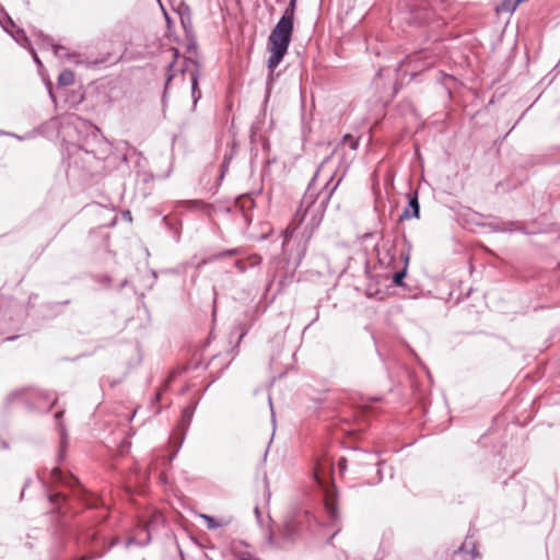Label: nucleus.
<instances>
[{
  "label": "nucleus",
  "instance_id": "f257e3e1",
  "mask_svg": "<svg viewBox=\"0 0 560 560\" xmlns=\"http://www.w3.org/2000/svg\"><path fill=\"white\" fill-rule=\"evenodd\" d=\"M330 160L331 155L327 156L318 166L288 226L291 234L300 231L306 241L312 237L314 231L322 223L327 205L342 180V176H340L337 182L332 183L334 174L328 172L324 187L317 188L316 180L324 175Z\"/></svg>",
  "mask_w": 560,
  "mask_h": 560
},
{
  "label": "nucleus",
  "instance_id": "f03ea898",
  "mask_svg": "<svg viewBox=\"0 0 560 560\" xmlns=\"http://www.w3.org/2000/svg\"><path fill=\"white\" fill-rule=\"evenodd\" d=\"M294 19L282 15L268 37L270 52L267 67L272 72L285 56L291 43Z\"/></svg>",
  "mask_w": 560,
  "mask_h": 560
},
{
  "label": "nucleus",
  "instance_id": "7ed1b4c3",
  "mask_svg": "<svg viewBox=\"0 0 560 560\" xmlns=\"http://www.w3.org/2000/svg\"><path fill=\"white\" fill-rule=\"evenodd\" d=\"M19 402L30 410L49 411L57 402V396L37 388L21 389L11 393L7 404Z\"/></svg>",
  "mask_w": 560,
  "mask_h": 560
},
{
  "label": "nucleus",
  "instance_id": "20e7f679",
  "mask_svg": "<svg viewBox=\"0 0 560 560\" xmlns=\"http://www.w3.org/2000/svg\"><path fill=\"white\" fill-rule=\"evenodd\" d=\"M312 522H315V517L307 511L288 516L281 532L282 538L289 542L295 541L306 528L311 527Z\"/></svg>",
  "mask_w": 560,
  "mask_h": 560
},
{
  "label": "nucleus",
  "instance_id": "39448f33",
  "mask_svg": "<svg viewBox=\"0 0 560 560\" xmlns=\"http://www.w3.org/2000/svg\"><path fill=\"white\" fill-rule=\"evenodd\" d=\"M436 61V57L431 55L427 50L418 51L413 55L408 56L404 62L402 66H406L407 68H411L413 70L412 74H416L418 72H421L422 70H425L430 67H432Z\"/></svg>",
  "mask_w": 560,
  "mask_h": 560
},
{
  "label": "nucleus",
  "instance_id": "423d86ee",
  "mask_svg": "<svg viewBox=\"0 0 560 560\" xmlns=\"http://www.w3.org/2000/svg\"><path fill=\"white\" fill-rule=\"evenodd\" d=\"M1 12L3 14L4 21L0 20V24L2 28L11 35V37L22 47L27 49L31 47V40L26 36L24 30L16 27L14 21L11 19V16L1 9Z\"/></svg>",
  "mask_w": 560,
  "mask_h": 560
},
{
  "label": "nucleus",
  "instance_id": "0eeeda50",
  "mask_svg": "<svg viewBox=\"0 0 560 560\" xmlns=\"http://www.w3.org/2000/svg\"><path fill=\"white\" fill-rule=\"evenodd\" d=\"M324 508L331 526L339 523L340 514L338 511V500L335 486H330L325 490Z\"/></svg>",
  "mask_w": 560,
  "mask_h": 560
},
{
  "label": "nucleus",
  "instance_id": "6e6552de",
  "mask_svg": "<svg viewBox=\"0 0 560 560\" xmlns=\"http://www.w3.org/2000/svg\"><path fill=\"white\" fill-rule=\"evenodd\" d=\"M434 12L427 8L422 1L416 2L410 5V16L406 20L412 24H425L433 19Z\"/></svg>",
  "mask_w": 560,
  "mask_h": 560
},
{
  "label": "nucleus",
  "instance_id": "1a4fd4ad",
  "mask_svg": "<svg viewBox=\"0 0 560 560\" xmlns=\"http://www.w3.org/2000/svg\"><path fill=\"white\" fill-rule=\"evenodd\" d=\"M50 481L54 483H60L71 489L81 488L80 481L77 477L71 474L63 472L59 467H54L49 471Z\"/></svg>",
  "mask_w": 560,
  "mask_h": 560
},
{
  "label": "nucleus",
  "instance_id": "9d476101",
  "mask_svg": "<svg viewBox=\"0 0 560 560\" xmlns=\"http://www.w3.org/2000/svg\"><path fill=\"white\" fill-rule=\"evenodd\" d=\"M188 63H191L192 65V69L189 70V75H190V81H191V97H192V103H194V106H196L198 100H200L201 97V91L199 90V86H198V81H199V65L197 61H194V60H185V69H182V71H186L188 70Z\"/></svg>",
  "mask_w": 560,
  "mask_h": 560
},
{
  "label": "nucleus",
  "instance_id": "9b49d317",
  "mask_svg": "<svg viewBox=\"0 0 560 560\" xmlns=\"http://www.w3.org/2000/svg\"><path fill=\"white\" fill-rule=\"evenodd\" d=\"M376 255L378 262L381 265H389L395 259V246L389 241H384L381 245L377 244L376 247Z\"/></svg>",
  "mask_w": 560,
  "mask_h": 560
},
{
  "label": "nucleus",
  "instance_id": "f8f14e48",
  "mask_svg": "<svg viewBox=\"0 0 560 560\" xmlns=\"http://www.w3.org/2000/svg\"><path fill=\"white\" fill-rule=\"evenodd\" d=\"M33 34L37 37L42 48H51L54 50L55 56L59 58L70 57V54L66 52V47L61 45H55L52 43V39L49 36L45 35L42 31L34 32Z\"/></svg>",
  "mask_w": 560,
  "mask_h": 560
},
{
  "label": "nucleus",
  "instance_id": "ddd939ff",
  "mask_svg": "<svg viewBox=\"0 0 560 560\" xmlns=\"http://www.w3.org/2000/svg\"><path fill=\"white\" fill-rule=\"evenodd\" d=\"M63 415V411H58L55 413L56 420H59ZM58 429L60 435V447L58 453V462H62L66 458L67 447L69 445V436L65 424L61 421H58Z\"/></svg>",
  "mask_w": 560,
  "mask_h": 560
},
{
  "label": "nucleus",
  "instance_id": "4468645a",
  "mask_svg": "<svg viewBox=\"0 0 560 560\" xmlns=\"http://www.w3.org/2000/svg\"><path fill=\"white\" fill-rule=\"evenodd\" d=\"M420 215V205L418 192L415 191L408 195V207L400 214V220H408L411 218L418 219Z\"/></svg>",
  "mask_w": 560,
  "mask_h": 560
},
{
  "label": "nucleus",
  "instance_id": "2eb2a0df",
  "mask_svg": "<svg viewBox=\"0 0 560 560\" xmlns=\"http://www.w3.org/2000/svg\"><path fill=\"white\" fill-rule=\"evenodd\" d=\"M490 229L494 232H522L527 233L523 223L518 221H502L491 223Z\"/></svg>",
  "mask_w": 560,
  "mask_h": 560
},
{
  "label": "nucleus",
  "instance_id": "dca6fc26",
  "mask_svg": "<svg viewBox=\"0 0 560 560\" xmlns=\"http://www.w3.org/2000/svg\"><path fill=\"white\" fill-rule=\"evenodd\" d=\"M151 542V533L149 532V526L144 528H140L137 536L129 537L126 540V548H129L132 545H137L140 547H145Z\"/></svg>",
  "mask_w": 560,
  "mask_h": 560
},
{
  "label": "nucleus",
  "instance_id": "f3484780",
  "mask_svg": "<svg viewBox=\"0 0 560 560\" xmlns=\"http://www.w3.org/2000/svg\"><path fill=\"white\" fill-rule=\"evenodd\" d=\"M199 517L201 520H203L208 529H217L220 527H226L232 522V517L224 516V517L217 518L214 516L203 514V513L199 514Z\"/></svg>",
  "mask_w": 560,
  "mask_h": 560
},
{
  "label": "nucleus",
  "instance_id": "a211bd4d",
  "mask_svg": "<svg viewBox=\"0 0 560 560\" xmlns=\"http://www.w3.org/2000/svg\"><path fill=\"white\" fill-rule=\"evenodd\" d=\"M243 254L244 249L242 247L230 248L208 256V261L211 264L225 257L241 256Z\"/></svg>",
  "mask_w": 560,
  "mask_h": 560
},
{
  "label": "nucleus",
  "instance_id": "6ab92c4d",
  "mask_svg": "<svg viewBox=\"0 0 560 560\" xmlns=\"http://www.w3.org/2000/svg\"><path fill=\"white\" fill-rule=\"evenodd\" d=\"M248 260V265L243 260V259H237L235 260L234 262V267L240 271V272H245L247 270V267L250 266H256V265H259L260 261H261V258L258 256V255H252L247 258Z\"/></svg>",
  "mask_w": 560,
  "mask_h": 560
},
{
  "label": "nucleus",
  "instance_id": "aec40b11",
  "mask_svg": "<svg viewBox=\"0 0 560 560\" xmlns=\"http://www.w3.org/2000/svg\"><path fill=\"white\" fill-rule=\"evenodd\" d=\"M173 57H174V60L172 62H170V65L167 67V77H166L164 93H163V97H162L163 106H165V104H166V93H167L168 84L174 78V73L172 71L174 68V63H175L176 59L178 58V51L176 49L173 50Z\"/></svg>",
  "mask_w": 560,
  "mask_h": 560
},
{
  "label": "nucleus",
  "instance_id": "412c9836",
  "mask_svg": "<svg viewBox=\"0 0 560 560\" xmlns=\"http://www.w3.org/2000/svg\"><path fill=\"white\" fill-rule=\"evenodd\" d=\"M79 541L85 546H96L100 542V538L96 532L89 529L79 537Z\"/></svg>",
  "mask_w": 560,
  "mask_h": 560
},
{
  "label": "nucleus",
  "instance_id": "4be33fe9",
  "mask_svg": "<svg viewBox=\"0 0 560 560\" xmlns=\"http://www.w3.org/2000/svg\"><path fill=\"white\" fill-rule=\"evenodd\" d=\"M82 154H84L88 158L94 159V155H91L88 151H83L78 145H72L71 153L69 156V166H78V159L81 158Z\"/></svg>",
  "mask_w": 560,
  "mask_h": 560
},
{
  "label": "nucleus",
  "instance_id": "5701e85b",
  "mask_svg": "<svg viewBox=\"0 0 560 560\" xmlns=\"http://www.w3.org/2000/svg\"><path fill=\"white\" fill-rule=\"evenodd\" d=\"M74 83V72L70 69L62 70L58 75V84L61 86H70Z\"/></svg>",
  "mask_w": 560,
  "mask_h": 560
},
{
  "label": "nucleus",
  "instance_id": "b1692460",
  "mask_svg": "<svg viewBox=\"0 0 560 560\" xmlns=\"http://www.w3.org/2000/svg\"><path fill=\"white\" fill-rule=\"evenodd\" d=\"M404 260H405V267L401 270L396 271L394 273V276H393V284L397 285V287H401L402 283H404L402 281H404V278L407 275V267H408L409 256L405 255L404 256Z\"/></svg>",
  "mask_w": 560,
  "mask_h": 560
},
{
  "label": "nucleus",
  "instance_id": "393cba45",
  "mask_svg": "<svg viewBox=\"0 0 560 560\" xmlns=\"http://www.w3.org/2000/svg\"><path fill=\"white\" fill-rule=\"evenodd\" d=\"M195 409H196V405L187 406L184 408V410L182 412V424L185 428H187L190 424L191 419L194 417Z\"/></svg>",
  "mask_w": 560,
  "mask_h": 560
},
{
  "label": "nucleus",
  "instance_id": "a878e982",
  "mask_svg": "<svg viewBox=\"0 0 560 560\" xmlns=\"http://www.w3.org/2000/svg\"><path fill=\"white\" fill-rule=\"evenodd\" d=\"M517 0H502L498 8L499 11L513 13L518 7Z\"/></svg>",
  "mask_w": 560,
  "mask_h": 560
},
{
  "label": "nucleus",
  "instance_id": "bb28decb",
  "mask_svg": "<svg viewBox=\"0 0 560 560\" xmlns=\"http://www.w3.org/2000/svg\"><path fill=\"white\" fill-rule=\"evenodd\" d=\"M117 542H118V540H117V539H115V540H113V541H112V544L108 546V548H107L106 550H103V551H96V550L91 551V553H90V555H88V556H83V557L79 558L78 560H95V559L102 558V557L105 555V552H106L109 548H112L113 546H115Z\"/></svg>",
  "mask_w": 560,
  "mask_h": 560
},
{
  "label": "nucleus",
  "instance_id": "cd10ccee",
  "mask_svg": "<svg viewBox=\"0 0 560 560\" xmlns=\"http://www.w3.org/2000/svg\"><path fill=\"white\" fill-rule=\"evenodd\" d=\"M341 143L343 145H348L352 151H355L359 147V139L354 138L351 135H345L341 140Z\"/></svg>",
  "mask_w": 560,
  "mask_h": 560
},
{
  "label": "nucleus",
  "instance_id": "c85d7f7f",
  "mask_svg": "<svg viewBox=\"0 0 560 560\" xmlns=\"http://www.w3.org/2000/svg\"><path fill=\"white\" fill-rule=\"evenodd\" d=\"M298 0H290L282 15L294 19Z\"/></svg>",
  "mask_w": 560,
  "mask_h": 560
},
{
  "label": "nucleus",
  "instance_id": "c756f323",
  "mask_svg": "<svg viewBox=\"0 0 560 560\" xmlns=\"http://www.w3.org/2000/svg\"><path fill=\"white\" fill-rule=\"evenodd\" d=\"M27 50L32 54V57H33V60L34 62L40 68L43 67V63L39 59V57L37 56L36 51L34 50V48L31 46L27 48Z\"/></svg>",
  "mask_w": 560,
  "mask_h": 560
},
{
  "label": "nucleus",
  "instance_id": "7c9ffc66",
  "mask_svg": "<svg viewBox=\"0 0 560 560\" xmlns=\"http://www.w3.org/2000/svg\"><path fill=\"white\" fill-rule=\"evenodd\" d=\"M338 468H339L340 474H343L346 471V469H347V459L345 457H341L338 460Z\"/></svg>",
  "mask_w": 560,
  "mask_h": 560
},
{
  "label": "nucleus",
  "instance_id": "2f4dec72",
  "mask_svg": "<svg viewBox=\"0 0 560 560\" xmlns=\"http://www.w3.org/2000/svg\"><path fill=\"white\" fill-rule=\"evenodd\" d=\"M208 264H210V261H208V257H205L197 264V268L200 269Z\"/></svg>",
  "mask_w": 560,
  "mask_h": 560
},
{
  "label": "nucleus",
  "instance_id": "473e14b6",
  "mask_svg": "<svg viewBox=\"0 0 560 560\" xmlns=\"http://www.w3.org/2000/svg\"><path fill=\"white\" fill-rule=\"evenodd\" d=\"M381 464L382 463H380V462L376 463V465L378 466V468H377L378 481H381L383 479L382 470H381Z\"/></svg>",
  "mask_w": 560,
  "mask_h": 560
},
{
  "label": "nucleus",
  "instance_id": "72a5a7b5",
  "mask_svg": "<svg viewBox=\"0 0 560 560\" xmlns=\"http://www.w3.org/2000/svg\"><path fill=\"white\" fill-rule=\"evenodd\" d=\"M267 541H268V544H269V545H273V542H275V538H273L272 533H269V534H268Z\"/></svg>",
  "mask_w": 560,
  "mask_h": 560
},
{
  "label": "nucleus",
  "instance_id": "f704fd0d",
  "mask_svg": "<svg viewBox=\"0 0 560 560\" xmlns=\"http://www.w3.org/2000/svg\"><path fill=\"white\" fill-rule=\"evenodd\" d=\"M476 555H477L476 548H475V546H472L471 550H470V559L469 560H472Z\"/></svg>",
  "mask_w": 560,
  "mask_h": 560
},
{
  "label": "nucleus",
  "instance_id": "c9c22d12",
  "mask_svg": "<svg viewBox=\"0 0 560 560\" xmlns=\"http://www.w3.org/2000/svg\"><path fill=\"white\" fill-rule=\"evenodd\" d=\"M0 447L7 450L9 447V444L5 441L0 440Z\"/></svg>",
  "mask_w": 560,
  "mask_h": 560
},
{
  "label": "nucleus",
  "instance_id": "e433bc0d",
  "mask_svg": "<svg viewBox=\"0 0 560 560\" xmlns=\"http://www.w3.org/2000/svg\"><path fill=\"white\" fill-rule=\"evenodd\" d=\"M255 514H256L257 520L260 522V516L261 515H260V511H259L258 506L255 508Z\"/></svg>",
  "mask_w": 560,
  "mask_h": 560
},
{
  "label": "nucleus",
  "instance_id": "4c0bfd02",
  "mask_svg": "<svg viewBox=\"0 0 560 560\" xmlns=\"http://www.w3.org/2000/svg\"><path fill=\"white\" fill-rule=\"evenodd\" d=\"M61 497V494H56V495H52V494H49L48 498L51 502H55V498H59Z\"/></svg>",
  "mask_w": 560,
  "mask_h": 560
},
{
  "label": "nucleus",
  "instance_id": "58836bf2",
  "mask_svg": "<svg viewBox=\"0 0 560 560\" xmlns=\"http://www.w3.org/2000/svg\"><path fill=\"white\" fill-rule=\"evenodd\" d=\"M226 168H228V165H226V164H223V166H222V172H221V176H223V175H224V173H225Z\"/></svg>",
  "mask_w": 560,
  "mask_h": 560
},
{
  "label": "nucleus",
  "instance_id": "ea45409f",
  "mask_svg": "<svg viewBox=\"0 0 560 560\" xmlns=\"http://www.w3.org/2000/svg\"><path fill=\"white\" fill-rule=\"evenodd\" d=\"M49 96H50V98H51L54 102L56 101V100H55V95H54V93H52V91H51L50 89H49Z\"/></svg>",
  "mask_w": 560,
  "mask_h": 560
},
{
  "label": "nucleus",
  "instance_id": "a19ab883",
  "mask_svg": "<svg viewBox=\"0 0 560 560\" xmlns=\"http://www.w3.org/2000/svg\"><path fill=\"white\" fill-rule=\"evenodd\" d=\"M466 551V544H464L460 548H459V552H465Z\"/></svg>",
  "mask_w": 560,
  "mask_h": 560
},
{
  "label": "nucleus",
  "instance_id": "79ce46f5",
  "mask_svg": "<svg viewBox=\"0 0 560 560\" xmlns=\"http://www.w3.org/2000/svg\"><path fill=\"white\" fill-rule=\"evenodd\" d=\"M152 523H154V520H151V522H149L148 524H145L142 528H144L145 526H149V529H150V528H151Z\"/></svg>",
  "mask_w": 560,
  "mask_h": 560
},
{
  "label": "nucleus",
  "instance_id": "37998d69",
  "mask_svg": "<svg viewBox=\"0 0 560 560\" xmlns=\"http://www.w3.org/2000/svg\"><path fill=\"white\" fill-rule=\"evenodd\" d=\"M243 560H259V559L248 557V558H243Z\"/></svg>",
  "mask_w": 560,
  "mask_h": 560
},
{
  "label": "nucleus",
  "instance_id": "c03bdc74",
  "mask_svg": "<svg viewBox=\"0 0 560 560\" xmlns=\"http://www.w3.org/2000/svg\"><path fill=\"white\" fill-rule=\"evenodd\" d=\"M160 397H161V396H160V393H158V394L155 395V400H160Z\"/></svg>",
  "mask_w": 560,
  "mask_h": 560
},
{
  "label": "nucleus",
  "instance_id": "a18cd8bd",
  "mask_svg": "<svg viewBox=\"0 0 560 560\" xmlns=\"http://www.w3.org/2000/svg\"><path fill=\"white\" fill-rule=\"evenodd\" d=\"M268 401H269L270 407L272 408V402H271V398L270 397L268 398Z\"/></svg>",
  "mask_w": 560,
  "mask_h": 560
},
{
  "label": "nucleus",
  "instance_id": "49530a36",
  "mask_svg": "<svg viewBox=\"0 0 560 560\" xmlns=\"http://www.w3.org/2000/svg\"><path fill=\"white\" fill-rule=\"evenodd\" d=\"M364 455H370V456H372V457H376V454H373V455H372V454L364 453Z\"/></svg>",
  "mask_w": 560,
  "mask_h": 560
},
{
  "label": "nucleus",
  "instance_id": "de8ad7c7",
  "mask_svg": "<svg viewBox=\"0 0 560 560\" xmlns=\"http://www.w3.org/2000/svg\"><path fill=\"white\" fill-rule=\"evenodd\" d=\"M129 215H130V211H127L126 218H129Z\"/></svg>",
  "mask_w": 560,
  "mask_h": 560
},
{
  "label": "nucleus",
  "instance_id": "09e8293b",
  "mask_svg": "<svg viewBox=\"0 0 560 560\" xmlns=\"http://www.w3.org/2000/svg\"><path fill=\"white\" fill-rule=\"evenodd\" d=\"M129 215H130V211H127L126 218H129Z\"/></svg>",
  "mask_w": 560,
  "mask_h": 560
},
{
  "label": "nucleus",
  "instance_id": "8fccbe9b",
  "mask_svg": "<svg viewBox=\"0 0 560 560\" xmlns=\"http://www.w3.org/2000/svg\"><path fill=\"white\" fill-rule=\"evenodd\" d=\"M158 1H159V3H161V1H160V0H158Z\"/></svg>",
  "mask_w": 560,
  "mask_h": 560
}]
</instances>
